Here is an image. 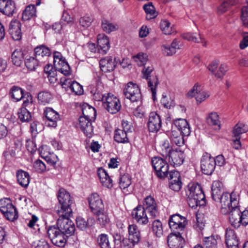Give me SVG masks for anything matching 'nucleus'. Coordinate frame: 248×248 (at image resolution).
<instances>
[{
  "mask_svg": "<svg viewBox=\"0 0 248 248\" xmlns=\"http://www.w3.org/2000/svg\"><path fill=\"white\" fill-rule=\"evenodd\" d=\"M159 214L156 203L151 196L144 199L143 205H139L135 208L131 213L132 218L141 225H146L149 219H154Z\"/></svg>",
  "mask_w": 248,
  "mask_h": 248,
  "instance_id": "1",
  "label": "nucleus"
},
{
  "mask_svg": "<svg viewBox=\"0 0 248 248\" xmlns=\"http://www.w3.org/2000/svg\"><path fill=\"white\" fill-rule=\"evenodd\" d=\"M60 204V209L57 210L59 216L71 217L72 210L71 205L73 203L70 194L63 188L60 189L57 196Z\"/></svg>",
  "mask_w": 248,
  "mask_h": 248,
  "instance_id": "2",
  "label": "nucleus"
},
{
  "mask_svg": "<svg viewBox=\"0 0 248 248\" xmlns=\"http://www.w3.org/2000/svg\"><path fill=\"white\" fill-rule=\"evenodd\" d=\"M237 194L232 191L231 194L225 192L223 193L221 196L219 197L218 200L215 201L219 202L220 204V211L223 214H227L230 212L233 206L238 204Z\"/></svg>",
  "mask_w": 248,
  "mask_h": 248,
  "instance_id": "3",
  "label": "nucleus"
},
{
  "mask_svg": "<svg viewBox=\"0 0 248 248\" xmlns=\"http://www.w3.org/2000/svg\"><path fill=\"white\" fill-rule=\"evenodd\" d=\"M191 132L189 124L184 119H177L173 122V125L170 134V140H172L181 135L188 136Z\"/></svg>",
  "mask_w": 248,
  "mask_h": 248,
  "instance_id": "4",
  "label": "nucleus"
},
{
  "mask_svg": "<svg viewBox=\"0 0 248 248\" xmlns=\"http://www.w3.org/2000/svg\"><path fill=\"white\" fill-rule=\"evenodd\" d=\"M186 194L189 201H193L196 205L203 204L205 202V195L201 185L198 184H189Z\"/></svg>",
  "mask_w": 248,
  "mask_h": 248,
  "instance_id": "5",
  "label": "nucleus"
},
{
  "mask_svg": "<svg viewBox=\"0 0 248 248\" xmlns=\"http://www.w3.org/2000/svg\"><path fill=\"white\" fill-rule=\"evenodd\" d=\"M152 66H144L142 70V78L147 80L148 86L152 93L153 98L155 99L156 94V88L159 84L157 76L154 73Z\"/></svg>",
  "mask_w": 248,
  "mask_h": 248,
  "instance_id": "6",
  "label": "nucleus"
},
{
  "mask_svg": "<svg viewBox=\"0 0 248 248\" xmlns=\"http://www.w3.org/2000/svg\"><path fill=\"white\" fill-rule=\"evenodd\" d=\"M0 211L9 220L13 221L18 217L16 209L10 199L0 200Z\"/></svg>",
  "mask_w": 248,
  "mask_h": 248,
  "instance_id": "7",
  "label": "nucleus"
},
{
  "mask_svg": "<svg viewBox=\"0 0 248 248\" xmlns=\"http://www.w3.org/2000/svg\"><path fill=\"white\" fill-rule=\"evenodd\" d=\"M152 164L158 178L164 179L166 177L169 170V165L166 160L160 157H154L152 159Z\"/></svg>",
  "mask_w": 248,
  "mask_h": 248,
  "instance_id": "8",
  "label": "nucleus"
},
{
  "mask_svg": "<svg viewBox=\"0 0 248 248\" xmlns=\"http://www.w3.org/2000/svg\"><path fill=\"white\" fill-rule=\"evenodd\" d=\"M103 106L109 113L116 114L121 108L120 100L111 93H107V97L105 98Z\"/></svg>",
  "mask_w": 248,
  "mask_h": 248,
  "instance_id": "9",
  "label": "nucleus"
},
{
  "mask_svg": "<svg viewBox=\"0 0 248 248\" xmlns=\"http://www.w3.org/2000/svg\"><path fill=\"white\" fill-rule=\"evenodd\" d=\"M59 216L57 221V226L67 237L72 235L75 232V226L73 222L69 219L70 217Z\"/></svg>",
  "mask_w": 248,
  "mask_h": 248,
  "instance_id": "10",
  "label": "nucleus"
},
{
  "mask_svg": "<svg viewBox=\"0 0 248 248\" xmlns=\"http://www.w3.org/2000/svg\"><path fill=\"white\" fill-rule=\"evenodd\" d=\"M124 93L127 99L132 102L140 101L141 94L138 86L132 82H128L124 89Z\"/></svg>",
  "mask_w": 248,
  "mask_h": 248,
  "instance_id": "11",
  "label": "nucleus"
},
{
  "mask_svg": "<svg viewBox=\"0 0 248 248\" xmlns=\"http://www.w3.org/2000/svg\"><path fill=\"white\" fill-rule=\"evenodd\" d=\"M187 224L186 218L178 214L171 215L169 219V224L172 230L182 231L185 228Z\"/></svg>",
  "mask_w": 248,
  "mask_h": 248,
  "instance_id": "12",
  "label": "nucleus"
},
{
  "mask_svg": "<svg viewBox=\"0 0 248 248\" xmlns=\"http://www.w3.org/2000/svg\"><path fill=\"white\" fill-rule=\"evenodd\" d=\"M89 203L93 213H100L104 210V205L102 199L96 193L92 194L88 198Z\"/></svg>",
  "mask_w": 248,
  "mask_h": 248,
  "instance_id": "13",
  "label": "nucleus"
},
{
  "mask_svg": "<svg viewBox=\"0 0 248 248\" xmlns=\"http://www.w3.org/2000/svg\"><path fill=\"white\" fill-rule=\"evenodd\" d=\"M160 116L155 112L150 113L147 123L148 130L151 132H157L161 127Z\"/></svg>",
  "mask_w": 248,
  "mask_h": 248,
  "instance_id": "14",
  "label": "nucleus"
},
{
  "mask_svg": "<svg viewBox=\"0 0 248 248\" xmlns=\"http://www.w3.org/2000/svg\"><path fill=\"white\" fill-rule=\"evenodd\" d=\"M201 167L202 172L206 175H211L215 169L214 158L210 155H204L201 159Z\"/></svg>",
  "mask_w": 248,
  "mask_h": 248,
  "instance_id": "15",
  "label": "nucleus"
},
{
  "mask_svg": "<svg viewBox=\"0 0 248 248\" xmlns=\"http://www.w3.org/2000/svg\"><path fill=\"white\" fill-rule=\"evenodd\" d=\"M185 240L179 232L171 233L168 237V244L170 248H183Z\"/></svg>",
  "mask_w": 248,
  "mask_h": 248,
  "instance_id": "16",
  "label": "nucleus"
},
{
  "mask_svg": "<svg viewBox=\"0 0 248 248\" xmlns=\"http://www.w3.org/2000/svg\"><path fill=\"white\" fill-rule=\"evenodd\" d=\"M117 63V58L113 60L111 56H108L101 59L99 62L100 69L102 71L107 73L113 71Z\"/></svg>",
  "mask_w": 248,
  "mask_h": 248,
  "instance_id": "17",
  "label": "nucleus"
},
{
  "mask_svg": "<svg viewBox=\"0 0 248 248\" xmlns=\"http://www.w3.org/2000/svg\"><path fill=\"white\" fill-rule=\"evenodd\" d=\"M225 243L228 248H239V240L233 229L230 228L226 229Z\"/></svg>",
  "mask_w": 248,
  "mask_h": 248,
  "instance_id": "18",
  "label": "nucleus"
},
{
  "mask_svg": "<svg viewBox=\"0 0 248 248\" xmlns=\"http://www.w3.org/2000/svg\"><path fill=\"white\" fill-rule=\"evenodd\" d=\"M44 114L47 119L46 124L48 126L56 127L57 125V121L60 119L58 113L52 108H47L44 111Z\"/></svg>",
  "mask_w": 248,
  "mask_h": 248,
  "instance_id": "19",
  "label": "nucleus"
},
{
  "mask_svg": "<svg viewBox=\"0 0 248 248\" xmlns=\"http://www.w3.org/2000/svg\"><path fill=\"white\" fill-rule=\"evenodd\" d=\"M21 26L20 22L17 20H12L10 23L9 32L14 40L19 41L21 39Z\"/></svg>",
  "mask_w": 248,
  "mask_h": 248,
  "instance_id": "20",
  "label": "nucleus"
},
{
  "mask_svg": "<svg viewBox=\"0 0 248 248\" xmlns=\"http://www.w3.org/2000/svg\"><path fill=\"white\" fill-rule=\"evenodd\" d=\"M16 10V5L12 0H0V12L7 16H12Z\"/></svg>",
  "mask_w": 248,
  "mask_h": 248,
  "instance_id": "21",
  "label": "nucleus"
},
{
  "mask_svg": "<svg viewBox=\"0 0 248 248\" xmlns=\"http://www.w3.org/2000/svg\"><path fill=\"white\" fill-rule=\"evenodd\" d=\"M92 120L80 116L79 118L78 127L88 137H91L93 134V126L91 121Z\"/></svg>",
  "mask_w": 248,
  "mask_h": 248,
  "instance_id": "22",
  "label": "nucleus"
},
{
  "mask_svg": "<svg viewBox=\"0 0 248 248\" xmlns=\"http://www.w3.org/2000/svg\"><path fill=\"white\" fill-rule=\"evenodd\" d=\"M229 213V220L231 225L234 228L239 227L242 224V219L240 217L241 211L238 205L233 206Z\"/></svg>",
  "mask_w": 248,
  "mask_h": 248,
  "instance_id": "23",
  "label": "nucleus"
},
{
  "mask_svg": "<svg viewBox=\"0 0 248 248\" xmlns=\"http://www.w3.org/2000/svg\"><path fill=\"white\" fill-rule=\"evenodd\" d=\"M63 79L61 78V82L62 83V86L63 88H66L67 86L70 90L76 95H81L83 93V89L82 86L76 81H71L70 79L68 78H64V81H62Z\"/></svg>",
  "mask_w": 248,
  "mask_h": 248,
  "instance_id": "24",
  "label": "nucleus"
},
{
  "mask_svg": "<svg viewBox=\"0 0 248 248\" xmlns=\"http://www.w3.org/2000/svg\"><path fill=\"white\" fill-rule=\"evenodd\" d=\"M98 53L105 54L109 49V42L108 37L105 34H99L97 37Z\"/></svg>",
  "mask_w": 248,
  "mask_h": 248,
  "instance_id": "25",
  "label": "nucleus"
},
{
  "mask_svg": "<svg viewBox=\"0 0 248 248\" xmlns=\"http://www.w3.org/2000/svg\"><path fill=\"white\" fill-rule=\"evenodd\" d=\"M128 230V241L133 245L137 244L140 239V234L138 226L135 224L129 225Z\"/></svg>",
  "mask_w": 248,
  "mask_h": 248,
  "instance_id": "26",
  "label": "nucleus"
},
{
  "mask_svg": "<svg viewBox=\"0 0 248 248\" xmlns=\"http://www.w3.org/2000/svg\"><path fill=\"white\" fill-rule=\"evenodd\" d=\"M97 175L103 186L108 188H110L112 187V180L105 169L102 168H99L97 170Z\"/></svg>",
  "mask_w": 248,
  "mask_h": 248,
  "instance_id": "27",
  "label": "nucleus"
},
{
  "mask_svg": "<svg viewBox=\"0 0 248 248\" xmlns=\"http://www.w3.org/2000/svg\"><path fill=\"white\" fill-rule=\"evenodd\" d=\"M168 157L171 158V161L176 165H181L185 159V155L183 152L181 150L176 149L175 150H172Z\"/></svg>",
  "mask_w": 248,
  "mask_h": 248,
  "instance_id": "28",
  "label": "nucleus"
},
{
  "mask_svg": "<svg viewBox=\"0 0 248 248\" xmlns=\"http://www.w3.org/2000/svg\"><path fill=\"white\" fill-rule=\"evenodd\" d=\"M224 192L223 184L219 181H215L212 186V197L213 200H218Z\"/></svg>",
  "mask_w": 248,
  "mask_h": 248,
  "instance_id": "29",
  "label": "nucleus"
},
{
  "mask_svg": "<svg viewBox=\"0 0 248 248\" xmlns=\"http://www.w3.org/2000/svg\"><path fill=\"white\" fill-rule=\"evenodd\" d=\"M16 176L18 184L23 187H27L30 183V175L22 170L16 171Z\"/></svg>",
  "mask_w": 248,
  "mask_h": 248,
  "instance_id": "30",
  "label": "nucleus"
},
{
  "mask_svg": "<svg viewBox=\"0 0 248 248\" xmlns=\"http://www.w3.org/2000/svg\"><path fill=\"white\" fill-rule=\"evenodd\" d=\"M158 149L160 154L166 158L168 157L172 150L169 140L166 139H163L160 142Z\"/></svg>",
  "mask_w": 248,
  "mask_h": 248,
  "instance_id": "31",
  "label": "nucleus"
},
{
  "mask_svg": "<svg viewBox=\"0 0 248 248\" xmlns=\"http://www.w3.org/2000/svg\"><path fill=\"white\" fill-rule=\"evenodd\" d=\"M35 57L43 62V58L48 57L51 54L50 49L44 45L38 46L34 49Z\"/></svg>",
  "mask_w": 248,
  "mask_h": 248,
  "instance_id": "32",
  "label": "nucleus"
},
{
  "mask_svg": "<svg viewBox=\"0 0 248 248\" xmlns=\"http://www.w3.org/2000/svg\"><path fill=\"white\" fill-rule=\"evenodd\" d=\"M82 111L83 117L88 118L91 120H94L96 116V110L93 107L87 104L83 105L82 108Z\"/></svg>",
  "mask_w": 248,
  "mask_h": 248,
  "instance_id": "33",
  "label": "nucleus"
},
{
  "mask_svg": "<svg viewBox=\"0 0 248 248\" xmlns=\"http://www.w3.org/2000/svg\"><path fill=\"white\" fill-rule=\"evenodd\" d=\"M143 8L146 14V18L147 20L154 19L157 16L158 13L156 11L152 2H148L145 4Z\"/></svg>",
  "mask_w": 248,
  "mask_h": 248,
  "instance_id": "34",
  "label": "nucleus"
},
{
  "mask_svg": "<svg viewBox=\"0 0 248 248\" xmlns=\"http://www.w3.org/2000/svg\"><path fill=\"white\" fill-rule=\"evenodd\" d=\"M127 134L125 132L122 130L121 128H117L115 130L114 139L118 143H128L129 140Z\"/></svg>",
  "mask_w": 248,
  "mask_h": 248,
  "instance_id": "35",
  "label": "nucleus"
},
{
  "mask_svg": "<svg viewBox=\"0 0 248 248\" xmlns=\"http://www.w3.org/2000/svg\"><path fill=\"white\" fill-rule=\"evenodd\" d=\"M94 222V220L92 218H89L86 221L83 218L79 217L76 219L77 226L81 230H84L88 227L92 226Z\"/></svg>",
  "mask_w": 248,
  "mask_h": 248,
  "instance_id": "36",
  "label": "nucleus"
},
{
  "mask_svg": "<svg viewBox=\"0 0 248 248\" xmlns=\"http://www.w3.org/2000/svg\"><path fill=\"white\" fill-rule=\"evenodd\" d=\"M43 62L37 57H29L25 61V64L27 68L30 70H34L36 68Z\"/></svg>",
  "mask_w": 248,
  "mask_h": 248,
  "instance_id": "37",
  "label": "nucleus"
},
{
  "mask_svg": "<svg viewBox=\"0 0 248 248\" xmlns=\"http://www.w3.org/2000/svg\"><path fill=\"white\" fill-rule=\"evenodd\" d=\"M36 8L34 5L27 6L22 13V19L28 20L36 16Z\"/></svg>",
  "mask_w": 248,
  "mask_h": 248,
  "instance_id": "38",
  "label": "nucleus"
},
{
  "mask_svg": "<svg viewBox=\"0 0 248 248\" xmlns=\"http://www.w3.org/2000/svg\"><path fill=\"white\" fill-rule=\"evenodd\" d=\"M97 242L101 248H113L109 243L108 235L102 233L97 238Z\"/></svg>",
  "mask_w": 248,
  "mask_h": 248,
  "instance_id": "39",
  "label": "nucleus"
},
{
  "mask_svg": "<svg viewBox=\"0 0 248 248\" xmlns=\"http://www.w3.org/2000/svg\"><path fill=\"white\" fill-rule=\"evenodd\" d=\"M52 98L51 94L48 92L42 91L38 94L39 103L44 105L49 103Z\"/></svg>",
  "mask_w": 248,
  "mask_h": 248,
  "instance_id": "40",
  "label": "nucleus"
},
{
  "mask_svg": "<svg viewBox=\"0 0 248 248\" xmlns=\"http://www.w3.org/2000/svg\"><path fill=\"white\" fill-rule=\"evenodd\" d=\"M23 58V52L20 50H15L12 54V61L13 64L17 66H20L22 62Z\"/></svg>",
  "mask_w": 248,
  "mask_h": 248,
  "instance_id": "41",
  "label": "nucleus"
},
{
  "mask_svg": "<svg viewBox=\"0 0 248 248\" xmlns=\"http://www.w3.org/2000/svg\"><path fill=\"white\" fill-rule=\"evenodd\" d=\"M96 216L97 221L102 226H104L109 222V218L105 209L100 213H93Z\"/></svg>",
  "mask_w": 248,
  "mask_h": 248,
  "instance_id": "42",
  "label": "nucleus"
},
{
  "mask_svg": "<svg viewBox=\"0 0 248 248\" xmlns=\"http://www.w3.org/2000/svg\"><path fill=\"white\" fill-rule=\"evenodd\" d=\"M10 94L13 99L18 101L23 97V90L19 87L14 86L11 89Z\"/></svg>",
  "mask_w": 248,
  "mask_h": 248,
  "instance_id": "43",
  "label": "nucleus"
},
{
  "mask_svg": "<svg viewBox=\"0 0 248 248\" xmlns=\"http://www.w3.org/2000/svg\"><path fill=\"white\" fill-rule=\"evenodd\" d=\"M248 131V126L243 123H238L233 129V134L234 137H240V135Z\"/></svg>",
  "mask_w": 248,
  "mask_h": 248,
  "instance_id": "44",
  "label": "nucleus"
},
{
  "mask_svg": "<svg viewBox=\"0 0 248 248\" xmlns=\"http://www.w3.org/2000/svg\"><path fill=\"white\" fill-rule=\"evenodd\" d=\"M102 28L104 31L109 33L117 30L118 27L117 25L113 24L107 20L104 19L102 21Z\"/></svg>",
  "mask_w": 248,
  "mask_h": 248,
  "instance_id": "45",
  "label": "nucleus"
},
{
  "mask_svg": "<svg viewBox=\"0 0 248 248\" xmlns=\"http://www.w3.org/2000/svg\"><path fill=\"white\" fill-rule=\"evenodd\" d=\"M207 122L208 124L216 126L218 129L220 128V122L219 120V115L216 112H211L207 118Z\"/></svg>",
  "mask_w": 248,
  "mask_h": 248,
  "instance_id": "46",
  "label": "nucleus"
},
{
  "mask_svg": "<svg viewBox=\"0 0 248 248\" xmlns=\"http://www.w3.org/2000/svg\"><path fill=\"white\" fill-rule=\"evenodd\" d=\"M18 119L22 122L29 121L31 119V115L29 111L25 107H21L18 112Z\"/></svg>",
  "mask_w": 248,
  "mask_h": 248,
  "instance_id": "47",
  "label": "nucleus"
},
{
  "mask_svg": "<svg viewBox=\"0 0 248 248\" xmlns=\"http://www.w3.org/2000/svg\"><path fill=\"white\" fill-rule=\"evenodd\" d=\"M182 37L186 40L189 41H192L195 43H201L202 46H206V42L204 41V39L202 37H200V41H199L198 38L195 36L194 34L191 33H185L182 35Z\"/></svg>",
  "mask_w": 248,
  "mask_h": 248,
  "instance_id": "48",
  "label": "nucleus"
},
{
  "mask_svg": "<svg viewBox=\"0 0 248 248\" xmlns=\"http://www.w3.org/2000/svg\"><path fill=\"white\" fill-rule=\"evenodd\" d=\"M152 230L154 233L157 237H160L163 234L162 225L159 220L156 219L153 221Z\"/></svg>",
  "mask_w": 248,
  "mask_h": 248,
  "instance_id": "49",
  "label": "nucleus"
},
{
  "mask_svg": "<svg viewBox=\"0 0 248 248\" xmlns=\"http://www.w3.org/2000/svg\"><path fill=\"white\" fill-rule=\"evenodd\" d=\"M131 184V180L128 174H124L120 178L119 186L124 190H126Z\"/></svg>",
  "mask_w": 248,
  "mask_h": 248,
  "instance_id": "50",
  "label": "nucleus"
},
{
  "mask_svg": "<svg viewBox=\"0 0 248 248\" xmlns=\"http://www.w3.org/2000/svg\"><path fill=\"white\" fill-rule=\"evenodd\" d=\"M65 236H66V235L62 232L58 235L55 238L51 240V241L53 244L56 246L63 247L65 246L66 242Z\"/></svg>",
  "mask_w": 248,
  "mask_h": 248,
  "instance_id": "51",
  "label": "nucleus"
},
{
  "mask_svg": "<svg viewBox=\"0 0 248 248\" xmlns=\"http://www.w3.org/2000/svg\"><path fill=\"white\" fill-rule=\"evenodd\" d=\"M47 232L48 237L50 240L55 238L58 235L62 232L59 227L58 226L56 227L55 226L49 227Z\"/></svg>",
  "mask_w": 248,
  "mask_h": 248,
  "instance_id": "52",
  "label": "nucleus"
},
{
  "mask_svg": "<svg viewBox=\"0 0 248 248\" xmlns=\"http://www.w3.org/2000/svg\"><path fill=\"white\" fill-rule=\"evenodd\" d=\"M133 59L139 66H142L147 62L148 56L146 54L139 53L137 55L134 56Z\"/></svg>",
  "mask_w": 248,
  "mask_h": 248,
  "instance_id": "53",
  "label": "nucleus"
},
{
  "mask_svg": "<svg viewBox=\"0 0 248 248\" xmlns=\"http://www.w3.org/2000/svg\"><path fill=\"white\" fill-rule=\"evenodd\" d=\"M203 242L206 248H217V241L214 236L205 237Z\"/></svg>",
  "mask_w": 248,
  "mask_h": 248,
  "instance_id": "54",
  "label": "nucleus"
},
{
  "mask_svg": "<svg viewBox=\"0 0 248 248\" xmlns=\"http://www.w3.org/2000/svg\"><path fill=\"white\" fill-rule=\"evenodd\" d=\"M170 23L167 20H161L160 23V27L161 31L165 34L171 33L172 30L170 27Z\"/></svg>",
  "mask_w": 248,
  "mask_h": 248,
  "instance_id": "55",
  "label": "nucleus"
},
{
  "mask_svg": "<svg viewBox=\"0 0 248 248\" xmlns=\"http://www.w3.org/2000/svg\"><path fill=\"white\" fill-rule=\"evenodd\" d=\"M227 70V65L225 64H221L217 71L214 73V75L217 78L222 79Z\"/></svg>",
  "mask_w": 248,
  "mask_h": 248,
  "instance_id": "56",
  "label": "nucleus"
},
{
  "mask_svg": "<svg viewBox=\"0 0 248 248\" xmlns=\"http://www.w3.org/2000/svg\"><path fill=\"white\" fill-rule=\"evenodd\" d=\"M107 93H103L99 87L96 89V92L93 95V99L96 101H102V105L104 102L105 98L107 97Z\"/></svg>",
  "mask_w": 248,
  "mask_h": 248,
  "instance_id": "57",
  "label": "nucleus"
},
{
  "mask_svg": "<svg viewBox=\"0 0 248 248\" xmlns=\"http://www.w3.org/2000/svg\"><path fill=\"white\" fill-rule=\"evenodd\" d=\"M241 18L243 24L248 27V6H244L241 9Z\"/></svg>",
  "mask_w": 248,
  "mask_h": 248,
  "instance_id": "58",
  "label": "nucleus"
},
{
  "mask_svg": "<svg viewBox=\"0 0 248 248\" xmlns=\"http://www.w3.org/2000/svg\"><path fill=\"white\" fill-rule=\"evenodd\" d=\"M33 167L35 170L39 173H42L46 170V167L45 163L39 159L34 162L33 164Z\"/></svg>",
  "mask_w": 248,
  "mask_h": 248,
  "instance_id": "59",
  "label": "nucleus"
},
{
  "mask_svg": "<svg viewBox=\"0 0 248 248\" xmlns=\"http://www.w3.org/2000/svg\"><path fill=\"white\" fill-rule=\"evenodd\" d=\"M201 89V86L198 83L195 84L192 88L186 93V96L189 98L196 97L198 93L200 91Z\"/></svg>",
  "mask_w": 248,
  "mask_h": 248,
  "instance_id": "60",
  "label": "nucleus"
},
{
  "mask_svg": "<svg viewBox=\"0 0 248 248\" xmlns=\"http://www.w3.org/2000/svg\"><path fill=\"white\" fill-rule=\"evenodd\" d=\"M60 65L58 64L57 65V70L60 72L64 75L67 76L69 75L71 73L70 67L66 62L62 67H60Z\"/></svg>",
  "mask_w": 248,
  "mask_h": 248,
  "instance_id": "61",
  "label": "nucleus"
},
{
  "mask_svg": "<svg viewBox=\"0 0 248 248\" xmlns=\"http://www.w3.org/2000/svg\"><path fill=\"white\" fill-rule=\"evenodd\" d=\"M209 96V95L205 91H202L201 89L200 91L198 93L196 96V100L197 103H201Z\"/></svg>",
  "mask_w": 248,
  "mask_h": 248,
  "instance_id": "62",
  "label": "nucleus"
},
{
  "mask_svg": "<svg viewBox=\"0 0 248 248\" xmlns=\"http://www.w3.org/2000/svg\"><path fill=\"white\" fill-rule=\"evenodd\" d=\"M163 54L166 56H172L174 54L176 51L171 48V46L169 45H163L161 46Z\"/></svg>",
  "mask_w": 248,
  "mask_h": 248,
  "instance_id": "63",
  "label": "nucleus"
},
{
  "mask_svg": "<svg viewBox=\"0 0 248 248\" xmlns=\"http://www.w3.org/2000/svg\"><path fill=\"white\" fill-rule=\"evenodd\" d=\"M92 22V18L89 16H84L82 17H81L79 20L80 24L82 26L86 28L89 27Z\"/></svg>",
  "mask_w": 248,
  "mask_h": 248,
  "instance_id": "64",
  "label": "nucleus"
}]
</instances>
